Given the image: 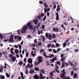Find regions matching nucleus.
Masks as SVG:
<instances>
[{
	"instance_id": "obj_1",
	"label": "nucleus",
	"mask_w": 79,
	"mask_h": 79,
	"mask_svg": "<svg viewBox=\"0 0 79 79\" xmlns=\"http://www.w3.org/2000/svg\"><path fill=\"white\" fill-rule=\"evenodd\" d=\"M31 24L32 23L31 22L28 23L27 25L23 28V30L21 31V32H22L23 34L26 33V31L27 30V27H28V29H30V30H32L34 29V27H33Z\"/></svg>"
},
{
	"instance_id": "obj_2",
	"label": "nucleus",
	"mask_w": 79,
	"mask_h": 79,
	"mask_svg": "<svg viewBox=\"0 0 79 79\" xmlns=\"http://www.w3.org/2000/svg\"><path fill=\"white\" fill-rule=\"evenodd\" d=\"M26 67V71L25 73L26 74H28V70H27V68H33V64H31V65L29 64H28L27 65Z\"/></svg>"
},
{
	"instance_id": "obj_3",
	"label": "nucleus",
	"mask_w": 79,
	"mask_h": 79,
	"mask_svg": "<svg viewBox=\"0 0 79 79\" xmlns=\"http://www.w3.org/2000/svg\"><path fill=\"white\" fill-rule=\"evenodd\" d=\"M38 63L39 64H40V63H42L44 60H42V57L41 56H39L38 57Z\"/></svg>"
},
{
	"instance_id": "obj_4",
	"label": "nucleus",
	"mask_w": 79,
	"mask_h": 79,
	"mask_svg": "<svg viewBox=\"0 0 79 79\" xmlns=\"http://www.w3.org/2000/svg\"><path fill=\"white\" fill-rule=\"evenodd\" d=\"M58 60V59H57V57L55 56L53 59H51L50 63H53L55 62V61H56V60Z\"/></svg>"
},
{
	"instance_id": "obj_5",
	"label": "nucleus",
	"mask_w": 79,
	"mask_h": 79,
	"mask_svg": "<svg viewBox=\"0 0 79 79\" xmlns=\"http://www.w3.org/2000/svg\"><path fill=\"white\" fill-rule=\"evenodd\" d=\"M46 37L47 38L49 37V39L51 40L52 39V35L51 34H49L48 35V33H46Z\"/></svg>"
},
{
	"instance_id": "obj_6",
	"label": "nucleus",
	"mask_w": 79,
	"mask_h": 79,
	"mask_svg": "<svg viewBox=\"0 0 79 79\" xmlns=\"http://www.w3.org/2000/svg\"><path fill=\"white\" fill-rule=\"evenodd\" d=\"M14 36V35H11V36L10 37V39L9 40V42H13V37Z\"/></svg>"
},
{
	"instance_id": "obj_7",
	"label": "nucleus",
	"mask_w": 79,
	"mask_h": 79,
	"mask_svg": "<svg viewBox=\"0 0 79 79\" xmlns=\"http://www.w3.org/2000/svg\"><path fill=\"white\" fill-rule=\"evenodd\" d=\"M50 76H49V77L50 79H53V73L52 72L50 73Z\"/></svg>"
},
{
	"instance_id": "obj_8",
	"label": "nucleus",
	"mask_w": 79,
	"mask_h": 79,
	"mask_svg": "<svg viewBox=\"0 0 79 79\" xmlns=\"http://www.w3.org/2000/svg\"><path fill=\"white\" fill-rule=\"evenodd\" d=\"M66 56H64V57L61 58V61L62 62H64L65 61H66Z\"/></svg>"
},
{
	"instance_id": "obj_9",
	"label": "nucleus",
	"mask_w": 79,
	"mask_h": 79,
	"mask_svg": "<svg viewBox=\"0 0 79 79\" xmlns=\"http://www.w3.org/2000/svg\"><path fill=\"white\" fill-rule=\"evenodd\" d=\"M27 61L28 63H30V64H32V60L31 58H28Z\"/></svg>"
},
{
	"instance_id": "obj_10",
	"label": "nucleus",
	"mask_w": 79,
	"mask_h": 79,
	"mask_svg": "<svg viewBox=\"0 0 79 79\" xmlns=\"http://www.w3.org/2000/svg\"><path fill=\"white\" fill-rule=\"evenodd\" d=\"M56 19L57 21H58V20H59V15H58V13H56Z\"/></svg>"
},
{
	"instance_id": "obj_11",
	"label": "nucleus",
	"mask_w": 79,
	"mask_h": 79,
	"mask_svg": "<svg viewBox=\"0 0 79 79\" xmlns=\"http://www.w3.org/2000/svg\"><path fill=\"white\" fill-rule=\"evenodd\" d=\"M53 31L54 32H58L59 31V29L58 28H56L55 27L53 28Z\"/></svg>"
},
{
	"instance_id": "obj_12",
	"label": "nucleus",
	"mask_w": 79,
	"mask_h": 79,
	"mask_svg": "<svg viewBox=\"0 0 79 79\" xmlns=\"http://www.w3.org/2000/svg\"><path fill=\"white\" fill-rule=\"evenodd\" d=\"M38 20L37 19H35V20H34L33 22L34 23H35V24H37V23H38Z\"/></svg>"
},
{
	"instance_id": "obj_13",
	"label": "nucleus",
	"mask_w": 79,
	"mask_h": 79,
	"mask_svg": "<svg viewBox=\"0 0 79 79\" xmlns=\"http://www.w3.org/2000/svg\"><path fill=\"white\" fill-rule=\"evenodd\" d=\"M23 64V61H20L18 65L20 66Z\"/></svg>"
},
{
	"instance_id": "obj_14",
	"label": "nucleus",
	"mask_w": 79,
	"mask_h": 79,
	"mask_svg": "<svg viewBox=\"0 0 79 79\" xmlns=\"http://www.w3.org/2000/svg\"><path fill=\"white\" fill-rule=\"evenodd\" d=\"M62 64H65L66 65V67H68L69 66V64H68L67 63L65 62H62Z\"/></svg>"
},
{
	"instance_id": "obj_15",
	"label": "nucleus",
	"mask_w": 79,
	"mask_h": 79,
	"mask_svg": "<svg viewBox=\"0 0 79 79\" xmlns=\"http://www.w3.org/2000/svg\"><path fill=\"white\" fill-rule=\"evenodd\" d=\"M44 76H43V74L42 73H40V78L41 79H43V77Z\"/></svg>"
},
{
	"instance_id": "obj_16",
	"label": "nucleus",
	"mask_w": 79,
	"mask_h": 79,
	"mask_svg": "<svg viewBox=\"0 0 79 79\" xmlns=\"http://www.w3.org/2000/svg\"><path fill=\"white\" fill-rule=\"evenodd\" d=\"M33 78L35 79H39V77H38V75L37 74H35L34 77Z\"/></svg>"
},
{
	"instance_id": "obj_17",
	"label": "nucleus",
	"mask_w": 79,
	"mask_h": 79,
	"mask_svg": "<svg viewBox=\"0 0 79 79\" xmlns=\"http://www.w3.org/2000/svg\"><path fill=\"white\" fill-rule=\"evenodd\" d=\"M73 77L76 79V78H77V75L76 73H74L73 75Z\"/></svg>"
},
{
	"instance_id": "obj_18",
	"label": "nucleus",
	"mask_w": 79,
	"mask_h": 79,
	"mask_svg": "<svg viewBox=\"0 0 79 79\" xmlns=\"http://www.w3.org/2000/svg\"><path fill=\"white\" fill-rule=\"evenodd\" d=\"M21 77L22 79H25L24 78V77H23V76L24 74H23V73L22 72H21Z\"/></svg>"
},
{
	"instance_id": "obj_19",
	"label": "nucleus",
	"mask_w": 79,
	"mask_h": 79,
	"mask_svg": "<svg viewBox=\"0 0 79 79\" xmlns=\"http://www.w3.org/2000/svg\"><path fill=\"white\" fill-rule=\"evenodd\" d=\"M16 57L15 56H14V57L12 58V61H16Z\"/></svg>"
},
{
	"instance_id": "obj_20",
	"label": "nucleus",
	"mask_w": 79,
	"mask_h": 79,
	"mask_svg": "<svg viewBox=\"0 0 79 79\" xmlns=\"http://www.w3.org/2000/svg\"><path fill=\"white\" fill-rule=\"evenodd\" d=\"M30 74H33L34 73V71L33 70H31L29 71Z\"/></svg>"
},
{
	"instance_id": "obj_21",
	"label": "nucleus",
	"mask_w": 79,
	"mask_h": 79,
	"mask_svg": "<svg viewBox=\"0 0 79 79\" xmlns=\"http://www.w3.org/2000/svg\"><path fill=\"white\" fill-rule=\"evenodd\" d=\"M52 37L53 39H55V38H56V35H55V34H52Z\"/></svg>"
},
{
	"instance_id": "obj_22",
	"label": "nucleus",
	"mask_w": 79,
	"mask_h": 79,
	"mask_svg": "<svg viewBox=\"0 0 79 79\" xmlns=\"http://www.w3.org/2000/svg\"><path fill=\"white\" fill-rule=\"evenodd\" d=\"M46 63L47 64V66H50V63H49V61L48 60H47L46 61Z\"/></svg>"
},
{
	"instance_id": "obj_23",
	"label": "nucleus",
	"mask_w": 79,
	"mask_h": 79,
	"mask_svg": "<svg viewBox=\"0 0 79 79\" xmlns=\"http://www.w3.org/2000/svg\"><path fill=\"white\" fill-rule=\"evenodd\" d=\"M54 56V55L51 54L49 56H48V58H53Z\"/></svg>"
},
{
	"instance_id": "obj_24",
	"label": "nucleus",
	"mask_w": 79,
	"mask_h": 79,
	"mask_svg": "<svg viewBox=\"0 0 79 79\" xmlns=\"http://www.w3.org/2000/svg\"><path fill=\"white\" fill-rule=\"evenodd\" d=\"M40 23H38L37 24V25H36V28H37V29H38V28H39V27H40Z\"/></svg>"
},
{
	"instance_id": "obj_25",
	"label": "nucleus",
	"mask_w": 79,
	"mask_h": 79,
	"mask_svg": "<svg viewBox=\"0 0 79 79\" xmlns=\"http://www.w3.org/2000/svg\"><path fill=\"white\" fill-rule=\"evenodd\" d=\"M58 66L57 64H56L55 65V70H58Z\"/></svg>"
},
{
	"instance_id": "obj_26",
	"label": "nucleus",
	"mask_w": 79,
	"mask_h": 79,
	"mask_svg": "<svg viewBox=\"0 0 79 79\" xmlns=\"http://www.w3.org/2000/svg\"><path fill=\"white\" fill-rule=\"evenodd\" d=\"M67 45V44H66V43L65 42L63 43V45L64 47H66Z\"/></svg>"
},
{
	"instance_id": "obj_27",
	"label": "nucleus",
	"mask_w": 79,
	"mask_h": 79,
	"mask_svg": "<svg viewBox=\"0 0 79 79\" xmlns=\"http://www.w3.org/2000/svg\"><path fill=\"white\" fill-rule=\"evenodd\" d=\"M69 64H70L71 66H74V64H73V63L71 62H70L69 63Z\"/></svg>"
},
{
	"instance_id": "obj_28",
	"label": "nucleus",
	"mask_w": 79,
	"mask_h": 79,
	"mask_svg": "<svg viewBox=\"0 0 79 79\" xmlns=\"http://www.w3.org/2000/svg\"><path fill=\"white\" fill-rule=\"evenodd\" d=\"M0 79H5V76L4 75L2 76V75H1L0 77Z\"/></svg>"
},
{
	"instance_id": "obj_29",
	"label": "nucleus",
	"mask_w": 79,
	"mask_h": 79,
	"mask_svg": "<svg viewBox=\"0 0 79 79\" xmlns=\"http://www.w3.org/2000/svg\"><path fill=\"white\" fill-rule=\"evenodd\" d=\"M6 76L7 77V78H8L10 77V75H9V74H8V73H6Z\"/></svg>"
},
{
	"instance_id": "obj_30",
	"label": "nucleus",
	"mask_w": 79,
	"mask_h": 79,
	"mask_svg": "<svg viewBox=\"0 0 79 79\" xmlns=\"http://www.w3.org/2000/svg\"><path fill=\"white\" fill-rule=\"evenodd\" d=\"M44 56H45V57L46 58H48V56H47V55H46V52H44Z\"/></svg>"
},
{
	"instance_id": "obj_31",
	"label": "nucleus",
	"mask_w": 79,
	"mask_h": 79,
	"mask_svg": "<svg viewBox=\"0 0 79 79\" xmlns=\"http://www.w3.org/2000/svg\"><path fill=\"white\" fill-rule=\"evenodd\" d=\"M15 52L16 53L18 54V53H19V50H18L17 49H16L15 50Z\"/></svg>"
},
{
	"instance_id": "obj_32",
	"label": "nucleus",
	"mask_w": 79,
	"mask_h": 79,
	"mask_svg": "<svg viewBox=\"0 0 79 79\" xmlns=\"http://www.w3.org/2000/svg\"><path fill=\"white\" fill-rule=\"evenodd\" d=\"M47 18V16L46 15H45L44 17L43 18V21H44L45 19H46Z\"/></svg>"
},
{
	"instance_id": "obj_33",
	"label": "nucleus",
	"mask_w": 79,
	"mask_h": 79,
	"mask_svg": "<svg viewBox=\"0 0 79 79\" xmlns=\"http://www.w3.org/2000/svg\"><path fill=\"white\" fill-rule=\"evenodd\" d=\"M40 72H42L43 73V74H45V70H44V69H43V70L41 69L40 70Z\"/></svg>"
},
{
	"instance_id": "obj_34",
	"label": "nucleus",
	"mask_w": 79,
	"mask_h": 79,
	"mask_svg": "<svg viewBox=\"0 0 79 79\" xmlns=\"http://www.w3.org/2000/svg\"><path fill=\"white\" fill-rule=\"evenodd\" d=\"M56 47H60V44H59L58 43H56Z\"/></svg>"
},
{
	"instance_id": "obj_35",
	"label": "nucleus",
	"mask_w": 79,
	"mask_h": 79,
	"mask_svg": "<svg viewBox=\"0 0 79 79\" xmlns=\"http://www.w3.org/2000/svg\"><path fill=\"white\" fill-rule=\"evenodd\" d=\"M63 64V62H62V66L61 67V68H63L64 66H65V65Z\"/></svg>"
},
{
	"instance_id": "obj_36",
	"label": "nucleus",
	"mask_w": 79,
	"mask_h": 79,
	"mask_svg": "<svg viewBox=\"0 0 79 79\" xmlns=\"http://www.w3.org/2000/svg\"><path fill=\"white\" fill-rule=\"evenodd\" d=\"M3 35H2V34H0V38L2 40L3 39Z\"/></svg>"
},
{
	"instance_id": "obj_37",
	"label": "nucleus",
	"mask_w": 79,
	"mask_h": 79,
	"mask_svg": "<svg viewBox=\"0 0 79 79\" xmlns=\"http://www.w3.org/2000/svg\"><path fill=\"white\" fill-rule=\"evenodd\" d=\"M37 18L38 19H41V16L40 15L37 17Z\"/></svg>"
},
{
	"instance_id": "obj_38",
	"label": "nucleus",
	"mask_w": 79,
	"mask_h": 79,
	"mask_svg": "<svg viewBox=\"0 0 79 79\" xmlns=\"http://www.w3.org/2000/svg\"><path fill=\"white\" fill-rule=\"evenodd\" d=\"M38 63H39V62L36 61L35 62V66H37L38 65Z\"/></svg>"
},
{
	"instance_id": "obj_39",
	"label": "nucleus",
	"mask_w": 79,
	"mask_h": 79,
	"mask_svg": "<svg viewBox=\"0 0 79 79\" xmlns=\"http://www.w3.org/2000/svg\"><path fill=\"white\" fill-rule=\"evenodd\" d=\"M53 52L54 53H57V51H56V50H55V49H53Z\"/></svg>"
},
{
	"instance_id": "obj_40",
	"label": "nucleus",
	"mask_w": 79,
	"mask_h": 79,
	"mask_svg": "<svg viewBox=\"0 0 79 79\" xmlns=\"http://www.w3.org/2000/svg\"><path fill=\"white\" fill-rule=\"evenodd\" d=\"M35 71H39V67L35 68Z\"/></svg>"
},
{
	"instance_id": "obj_41",
	"label": "nucleus",
	"mask_w": 79,
	"mask_h": 79,
	"mask_svg": "<svg viewBox=\"0 0 79 79\" xmlns=\"http://www.w3.org/2000/svg\"><path fill=\"white\" fill-rule=\"evenodd\" d=\"M57 64H59V65L60 66V65H61V62H59L58 61H57Z\"/></svg>"
},
{
	"instance_id": "obj_42",
	"label": "nucleus",
	"mask_w": 79,
	"mask_h": 79,
	"mask_svg": "<svg viewBox=\"0 0 79 79\" xmlns=\"http://www.w3.org/2000/svg\"><path fill=\"white\" fill-rule=\"evenodd\" d=\"M28 56H29V52H27L26 53V57L27 58L28 57Z\"/></svg>"
},
{
	"instance_id": "obj_43",
	"label": "nucleus",
	"mask_w": 79,
	"mask_h": 79,
	"mask_svg": "<svg viewBox=\"0 0 79 79\" xmlns=\"http://www.w3.org/2000/svg\"><path fill=\"white\" fill-rule=\"evenodd\" d=\"M52 45L51 44H49L47 45V47H48V48H50V47H51V45Z\"/></svg>"
},
{
	"instance_id": "obj_44",
	"label": "nucleus",
	"mask_w": 79,
	"mask_h": 79,
	"mask_svg": "<svg viewBox=\"0 0 79 79\" xmlns=\"http://www.w3.org/2000/svg\"><path fill=\"white\" fill-rule=\"evenodd\" d=\"M2 71H3V69L2 68H0V72L2 73Z\"/></svg>"
},
{
	"instance_id": "obj_45",
	"label": "nucleus",
	"mask_w": 79,
	"mask_h": 79,
	"mask_svg": "<svg viewBox=\"0 0 79 79\" xmlns=\"http://www.w3.org/2000/svg\"><path fill=\"white\" fill-rule=\"evenodd\" d=\"M44 15H45V14L44 13H42L41 14L40 16L41 17H43L44 16Z\"/></svg>"
},
{
	"instance_id": "obj_46",
	"label": "nucleus",
	"mask_w": 79,
	"mask_h": 79,
	"mask_svg": "<svg viewBox=\"0 0 79 79\" xmlns=\"http://www.w3.org/2000/svg\"><path fill=\"white\" fill-rule=\"evenodd\" d=\"M42 40L43 41H45V36H43L42 39Z\"/></svg>"
},
{
	"instance_id": "obj_47",
	"label": "nucleus",
	"mask_w": 79,
	"mask_h": 79,
	"mask_svg": "<svg viewBox=\"0 0 79 79\" xmlns=\"http://www.w3.org/2000/svg\"><path fill=\"white\" fill-rule=\"evenodd\" d=\"M38 44L39 46H41V45H42V43L40 42L38 43Z\"/></svg>"
},
{
	"instance_id": "obj_48",
	"label": "nucleus",
	"mask_w": 79,
	"mask_h": 79,
	"mask_svg": "<svg viewBox=\"0 0 79 79\" xmlns=\"http://www.w3.org/2000/svg\"><path fill=\"white\" fill-rule=\"evenodd\" d=\"M60 10V8H57L56 9V11H58H58Z\"/></svg>"
},
{
	"instance_id": "obj_49",
	"label": "nucleus",
	"mask_w": 79,
	"mask_h": 79,
	"mask_svg": "<svg viewBox=\"0 0 79 79\" xmlns=\"http://www.w3.org/2000/svg\"><path fill=\"white\" fill-rule=\"evenodd\" d=\"M9 56L10 57V58H12L14 57L13 56L12 54H10Z\"/></svg>"
},
{
	"instance_id": "obj_50",
	"label": "nucleus",
	"mask_w": 79,
	"mask_h": 79,
	"mask_svg": "<svg viewBox=\"0 0 79 79\" xmlns=\"http://www.w3.org/2000/svg\"><path fill=\"white\" fill-rule=\"evenodd\" d=\"M31 46L33 48H34L35 47V44H34L31 45Z\"/></svg>"
},
{
	"instance_id": "obj_51",
	"label": "nucleus",
	"mask_w": 79,
	"mask_h": 79,
	"mask_svg": "<svg viewBox=\"0 0 79 79\" xmlns=\"http://www.w3.org/2000/svg\"><path fill=\"white\" fill-rule=\"evenodd\" d=\"M39 3L40 4H43V2L42 1H40Z\"/></svg>"
},
{
	"instance_id": "obj_52",
	"label": "nucleus",
	"mask_w": 79,
	"mask_h": 79,
	"mask_svg": "<svg viewBox=\"0 0 79 79\" xmlns=\"http://www.w3.org/2000/svg\"><path fill=\"white\" fill-rule=\"evenodd\" d=\"M28 38H32V36L31 35H27Z\"/></svg>"
},
{
	"instance_id": "obj_53",
	"label": "nucleus",
	"mask_w": 79,
	"mask_h": 79,
	"mask_svg": "<svg viewBox=\"0 0 79 79\" xmlns=\"http://www.w3.org/2000/svg\"><path fill=\"white\" fill-rule=\"evenodd\" d=\"M40 52H44V49H41L40 50Z\"/></svg>"
},
{
	"instance_id": "obj_54",
	"label": "nucleus",
	"mask_w": 79,
	"mask_h": 79,
	"mask_svg": "<svg viewBox=\"0 0 79 79\" xmlns=\"http://www.w3.org/2000/svg\"><path fill=\"white\" fill-rule=\"evenodd\" d=\"M73 74H74V72L72 70L71 73V76H73Z\"/></svg>"
},
{
	"instance_id": "obj_55",
	"label": "nucleus",
	"mask_w": 79,
	"mask_h": 79,
	"mask_svg": "<svg viewBox=\"0 0 79 79\" xmlns=\"http://www.w3.org/2000/svg\"><path fill=\"white\" fill-rule=\"evenodd\" d=\"M18 46L19 47V49H21V46L19 44H18Z\"/></svg>"
},
{
	"instance_id": "obj_56",
	"label": "nucleus",
	"mask_w": 79,
	"mask_h": 79,
	"mask_svg": "<svg viewBox=\"0 0 79 79\" xmlns=\"http://www.w3.org/2000/svg\"><path fill=\"white\" fill-rule=\"evenodd\" d=\"M55 71H56V73H60V71L58 70H55Z\"/></svg>"
},
{
	"instance_id": "obj_57",
	"label": "nucleus",
	"mask_w": 79,
	"mask_h": 79,
	"mask_svg": "<svg viewBox=\"0 0 79 79\" xmlns=\"http://www.w3.org/2000/svg\"><path fill=\"white\" fill-rule=\"evenodd\" d=\"M55 4H56V2H55V1L53 2V1H52V5H55Z\"/></svg>"
},
{
	"instance_id": "obj_58",
	"label": "nucleus",
	"mask_w": 79,
	"mask_h": 79,
	"mask_svg": "<svg viewBox=\"0 0 79 79\" xmlns=\"http://www.w3.org/2000/svg\"><path fill=\"white\" fill-rule=\"evenodd\" d=\"M44 6L45 7H46V8H47V7H48V6H47V4H46V3H44Z\"/></svg>"
},
{
	"instance_id": "obj_59",
	"label": "nucleus",
	"mask_w": 79,
	"mask_h": 79,
	"mask_svg": "<svg viewBox=\"0 0 79 79\" xmlns=\"http://www.w3.org/2000/svg\"><path fill=\"white\" fill-rule=\"evenodd\" d=\"M13 50H14V48H11L10 49V52H13Z\"/></svg>"
},
{
	"instance_id": "obj_60",
	"label": "nucleus",
	"mask_w": 79,
	"mask_h": 79,
	"mask_svg": "<svg viewBox=\"0 0 79 79\" xmlns=\"http://www.w3.org/2000/svg\"><path fill=\"white\" fill-rule=\"evenodd\" d=\"M63 56H64V54H62L60 56L61 58H63Z\"/></svg>"
},
{
	"instance_id": "obj_61",
	"label": "nucleus",
	"mask_w": 79,
	"mask_h": 79,
	"mask_svg": "<svg viewBox=\"0 0 79 79\" xmlns=\"http://www.w3.org/2000/svg\"><path fill=\"white\" fill-rule=\"evenodd\" d=\"M75 52H79V49H76L75 50Z\"/></svg>"
},
{
	"instance_id": "obj_62",
	"label": "nucleus",
	"mask_w": 79,
	"mask_h": 79,
	"mask_svg": "<svg viewBox=\"0 0 79 79\" xmlns=\"http://www.w3.org/2000/svg\"><path fill=\"white\" fill-rule=\"evenodd\" d=\"M60 48H58V49H57V52H60Z\"/></svg>"
},
{
	"instance_id": "obj_63",
	"label": "nucleus",
	"mask_w": 79,
	"mask_h": 79,
	"mask_svg": "<svg viewBox=\"0 0 79 79\" xmlns=\"http://www.w3.org/2000/svg\"><path fill=\"white\" fill-rule=\"evenodd\" d=\"M24 61L25 63H26V58H25L24 59Z\"/></svg>"
},
{
	"instance_id": "obj_64",
	"label": "nucleus",
	"mask_w": 79,
	"mask_h": 79,
	"mask_svg": "<svg viewBox=\"0 0 79 79\" xmlns=\"http://www.w3.org/2000/svg\"><path fill=\"white\" fill-rule=\"evenodd\" d=\"M45 28V26L44 25H43L42 27V29H44Z\"/></svg>"
}]
</instances>
